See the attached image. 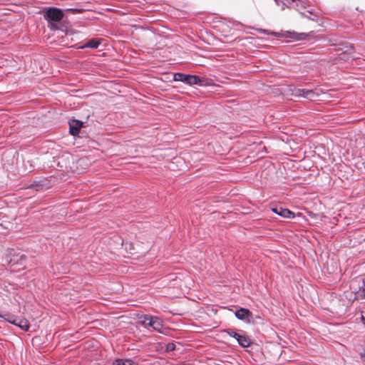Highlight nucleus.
<instances>
[{"label": "nucleus", "instance_id": "nucleus-1", "mask_svg": "<svg viewBox=\"0 0 365 365\" xmlns=\"http://www.w3.org/2000/svg\"><path fill=\"white\" fill-rule=\"evenodd\" d=\"M63 17V11L56 8H51L46 11L44 14L45 19L48 21V27L51 30L58 29L57 23H59Z\"/></svg>", "mask_w": 365, "mask_h": 365}, {"label": "nucleus", "instance_id": "nucleus-2", "mask_svg": "<svg viewBox=\"0 0 365 365\" xmlns=\"http://www.w3.org/2000/svg\"><path fill=\"white\" fill-rule=\"evenodd\" d=\"M173 80L175 81H182L190 86L192 85H201L203 83V80L201 79L198 76L195 75H187L182 73H175L173 75Z\"/></svg>", "mask_w": 365, "mask_h": 365}, {"label": "nucleus", "instance_id": "nucleus-3", "mask_svg": "<svg viewBox=\"0 0 365 365\" xmlns=\"http://www.w3.org/2000/svg\"><path fill=\"white\" fill-rule=\"evenodd\" d=\"M5 321L20 327L24 331L29 328V322L25 318L19 317L12 314L0 315Z\"/></svg>", "mask_w": 365, "mask_h": 365}, {"label": "nucleus", "instance_id": "nucleus-4", "mask_svg": "<svg viewBox=\"0 0 365 365\" xmlns=\"http://www.w3.org/2000/svg\"><path fill=\"white\" fill-rule=\"evenodd\" d=\"M225 331L228 335L235 338L237 341L238 344L242 347H248L250 345L251 340L245 334H238L235 330L230 329L226 330Z\"/></svg>", "mask_w": 365, "mask_h": 365}, {"label": "nucleus", "instance_id": "nucleus-5", "mask_svg": "<svg viewBox=\"0 0 365 365\" xmlns=\"http://www.w3.org/2000/svg\"><path fill=\"white\" fill-rule=\"evenodd\" d=\"M235 315L238 319L248 323L251 322L253 319L252 313L248 309L245 308L239 309L235 312Z\"/></svg>", "mask_w": 365, "mask_h": 365}, {"label": "nucleus", "instance_id": "nucleus-6", "mask_svg": "<svg viewBox=\"0 0 365 365\" xmlns=\"http://www.w3.org/2000/svg\"><path fill=\"white\" fill-rule=\"evenodd\" d=\"M272 212L274 213L286 218L294 217V214L289 210L288 209L283 208L282 207H275L272 208Z\"/></svg>", "mask_w": 365, "mask_h": 365}, {"label": "nucleus", "instance_id": "nucleus-7", "mask_svg": "<svg viewBox=\"0 0 365 365\" xmlns=\"http://www.w3.org/2000/svg\"><path fill=\"white\" fill-rule=\"evenodd\" d=\"M149 327H151L154 330L157 331L162 332V321L156 317H152V319H150Z\"/></svg>", "mask_w": 365, "mask_h": 365}, {"label": "nucleus", "instance_id": "nucleus-8", "mask_svg": "<svg viewBox=\"0 0 365 365\" xmlns=\"http://www.w3.org/2000/svg\"><path fill=\"white\" fill-rule=\"evenodd\" d=\"M70 125V133L73 135H76L79 133V130L82 126V123L78 120H73L69 123Z\"/></svg>", "mask_w": 365, "mask_h": 365}, {"label": "nucleus", "instance_id": "nucleus-9", "mask_svg": "<svg viewBox=\"0 0 365 365\" xmlns=\"http://www.w3.org/2000/svg\"><path fill=\"white\" fill-rule=\"evenodd\" d=\"M100 43V41L96 38H93L89 40L84 46H83L81 48H98V45Z\"/></svg>", "mask_w": 365, "mask_h": 365}, {"label": "nucleus", "instance_id": "nucleus-10", "mask_svg": "<svg viewBox=\"0 0 365 365\" xmlns=\"http://www.w3.org/2000/svg\"><path fill=\"white\" fill-rule=\"evenodd\" d=\"M289 91L291 92V95L296 97H303L304 94V89L294 88H289Z\"/></svg>", "mask_w": 365, "mask_h": 365}, {"label": "nucleus", "instance_id": "nucleus-11", "mask_svg": "<svg viewBox=\"0 0 365 365\" xmlns=\"http://www.w3.org/2000/svg\"><path fill=\"white\" fill-rule=\"evenodd\" d=\"M317 95L313 90L304 89V94L303 96L304 98H308L309 100H314Z\"/></svg>", "mask_w": 365, "mask_h": 365}, {"label": "nucleus", "instance_id": "nucleus-12", "mask_svg": "<svg viewBox=\"0 0 365 365\" xmlns=\"http://www.w3.org/2000/svg\"><path fill=\"white\" fill-rule=\"evenodd\" d=\"M115 365H134L130 359H115Z\"/></svg>", "mask_w": 365, "mask_h": 365}, {"label": "nucleus", "instance_id": "nucleus-13", "mask_svg": "<svg viewBox=\"0 0 365 365\" xmlns=\"http://www.w3.org/2000/svg\"><path fill=\"white\" fill-rule=\"evenodd\" d=\"M306 36L307 35L303 33L298 34V33L294 32L290 35V37L292 38H294L296 40H303V39H305Z\"/></svg>", "mask_w": 365, "mask_h": 365}, {"label": "nucleus", "instance_id": "nucleus-14", "mask_svg": "<svg viewBox=\"0 0 365 365\" xmlns=\"http://www.w3.org/2000/svg\"><path fill=\"white\" fill-rule=\"evenodd\" d=\"M141 319H142V320L140 321L141 324L145 327H149V321H150V319H152V317L145 315V316L143 317Z\"/></svg>", "mask_w": 365, "mask_h": 365}, {"label": "nucleus", "instance_id": "nucleus-15", "mask_svg": "<svg viewBox=\"0 0 365 365\" xmlns=\"http://www.w3.org/2000/svg\"><path fill=\"white\" fill-rule=\"evenodd\" d=\"M175 344L173 343H168L166 346V351H171L175 350Z\"/></svg>", "mask_w": 365, "mask_h": 365}, {"label": "nucleus", "instance_id": "nucleus-16", "mask_svg": "<svg viewBox=\"0 0 365 365\" xmlns=\"http://www.w3.org/2000/svg\"><path fill=\"white\" fill-rule=\"evenodd\" d=\"M259 31L260 33H264V34H271V35H273V36H278V34L276 33V32H271V33H269L267 30H264V29H259Z\"/></svg>", "mask_w": 365, "mask_h": 365}, {"label": "nucleus", "instance_id": "nucleus-17", "mask_svg": "<svg viewBox=\"0 0 365 365\" xmlns=\"http://www.w3.org/2000/svg\"><path fill=\"white\" fill-rule=\"evenodd\" d=\"M276 1H281V2H283L284 4L286 3H288V4H290L292 2H294L296 0H275Z\"/></svg>", "mask_w": 365, "mask_h": 365}, {"label": "nucleus", "instance_id": "nucleus-18", "mask_svg": "<svg viewBox=\"0 0 365 365\" xmlns=\"http://www.w3.org/2000/svg\"><path fill=\"white\" fill-rule=\"evenodd\" d=\"M360 289L365 294V279H363L362 285L360 287Z\"/></svg>", "mask_w": 365, "mask_h": 365}, {"label": "nucleus", "instance_id": "nucleus-19", "mask_svg": "<svg viewBox=\"0 0 365 365\" xmlns=\"http://www.w3.org/2000/svg\"><path fill=\"white\" fill-rule=\"evenodd\" d=\"M361 358L365 361V352L360 353Z\"/></svg>", "mask_w": 365, "mask_h": 365}, {"label": "nucleus", "instance_id": "nucleus-20", "mask_svg": "<svg viewBox=\"0 0 365 365\" xmlns=\"http://www.w3.org/2000/svg\"><path fill=\"white\" fill-rule=\"evenodd\" d=\"M361 320L364 322V324H365V318L363 315H361Z\"/></svg>", "mask_w": 365, "mask_h": 365}, {"label": "nucleus", "instance_id": "nucleus-21", "mask_svg": "<svg viewBox=\"0 0 365 365\" xmlns=\"http://www.w3.org/2000/svg\"><path fill=\"white\" fill-rule=\"evenodd\" d=\"M120 245L123 246V240L120 239Z\"/></svg>", "mask_w": 365, "mask_h": 365}]
</instances>
